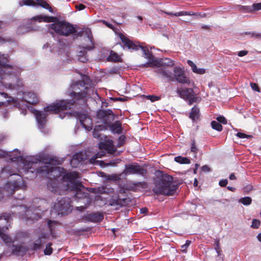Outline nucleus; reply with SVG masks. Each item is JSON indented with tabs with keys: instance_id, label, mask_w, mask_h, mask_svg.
I'll return each instance as SVG.
<instances>
[{
	"instance_id": "f257e3e1",
	"label": "nucleus",
	"mask_w": 261,
	"mask_h": 261,
	"mask_svg": "<svg viewBox=\"0 0 261 261\" xmlns=\"http://www.w3.org/2000/svg\"><path fill=\"white\" fill-rule=\"evenodd\" d=\"M8 157L11 162H17V171L23 170L24 172H34L39 173H45L49 178L47 184L48 189L54 193H58V189L62 185L66 190L74 191L76 192L75 196L81 198L85 197L87 193L83 191L84 186L76 181L80 177L76 172H72L64 174L61 178L64 169L59 167H50L53 160L48 155H39L36 158L29 156L24 159L17 149L13 152H7L0 150V158Z\"/></svg>"
},
{
	"instance_id": "f03ea898",
	"label": "nucleus",
	"mask_w": 261,
	"mask_h": 261,
	"mask_svg": "<svg viewBox=\"0 0 261 261\" xmlns=\"http://www.w3.org/2000/svg\"><path fill=\"white\" fill-rule=\"evenodd\" d=\"M7 60V55L0 54V87L13 89L21 85L17 78L20 69L16 66L6 64Z\"/></svg>"
},
{
	"instance_id": "7ed1b4c3",
	"label": "nucleus",
	"mask_w": 261,
	"mask_h": 261,
	"mask_svg": "<svg viewBox=\"0 0 261 261\" xmlns=\"http://www.w3.org/2000/svg\"><path fill=\"white\" fill-rule=\"evenodd\" d=\"M72 106L71 103L68 100H59L55 103L49 105L44 108V112L38 111L36 110H33V113L35 115L36 118L38 122L39 129L44 128L45 123L46 122V117L47 114L49 113H57L61 111L65 110L67 109H70Z\"/></svg>"
},
{
	"instance_id": "20e7f679",
	"label": "nucleus",
	"mask_w": 261,
	"mask_h": 261,
	"mask_svg": "<svg viewBox=\"0 0 261 261\" xmlns=\"http://www.w3.org/2000/svg\"><path fill=\"white\" fill-rule=\"evenodd\" d=\"M16 170L12 169L10 165H8L3 168L1 172V177L6 178L9 176L15 175L16 178L13 181L7 183L4 189L0 188V201L3 198L2 193H6V195L9 196L12 194L15 190H17L24 186L23 180L22 177L15 173Z\"/></svg>"
},
{
	"instance_id": "39448f33",
	"label": "nucleus",
	"mask_w": 261,
	"mask_h": 261,
	"mask_svg": "<svg viewBox=\"0 0 261 261\" xmlns=\"http://www.w3.org/2000/svg\"><path fill=\"white\" fill-rule=\"evenodd\" d=\"M156 71L160 77L171 81L175 80L181 84L190 83L189 79L185 75L184 70L179 66H175L173 67L174 73H172L169 69H164L161 68L157 69Z\"/></svg>"
},
{
	"instance_id": "423d86ee",
	"label": "nucleus",
	"mask_w": 261,
	"mask_h": 261,
	"mask_svg": "<svg viewBox=\"0 0 261 261\" xmlns=\"http://www.w3.org/2000/svg\"><path fill=\"white\" fill-rule=\"evenodd\" d=\"M87 88L85 86V84L82 81H78L71 84L68 90V95L72 98L71 101H69L72 106L78 100H84L87 96Z\"/></svg>"
},
{
	"instance_id": "0eeeda50",
	"label": "nucleus",
	"mask_w": 261,
	"mask_h": 261,
	"mask_svg": "<svg viewBox=\"0 0 261 261\" xmlns=\"http://www.w3.org/2000/svg\"><path fill=\"white\" fill-rule=\"evenodd\" d=\"M166 178L155 186L153 191L156 194L172 195L176 192L177 185L172 182L171 177L168 176Z\"/></svg>"
},
{
	"instance_id": "6e6552de",
	"label": "nucleus",
	"mask_w": 261,
	"mask_h": 261,
	"mask_svg": "<svg viewBox=\"0 0 261 261\" xmlns=\"http://www.w3.org/2000/svg\"><path fill=\"white\" fill-rule=\"evenodd\" d=\"M119 37L123 43V46L127 47L128 49L134 50H138L140 48L143 51V56L145 59L147 60H154L151 53L147 48L134 43L122 34H119Z\"/></svg>"
},
{
	"instance_id": "1a4fd4ad",
	"label": "nucleus",
	"mask_w": 261,
	"mask_h": 261,
	"mask_svg": "<svg viewBox=\"0 0 261 261\" xmlns=\"http://www.w3.org/2000/svg\"><path fill=\"white\" fill-rule=\"evenodd\" d=\"M48 28L60 35L67 36L75 33L73 25L66 22H58L48 25Z\"/></svg>"
},
{
	"instance_id": "9d476101",
	"label": "nucleus",
	"mask_w": 261,
	"mask_h": 261,
	"mask_svg": "<svg viewBox=\"0 0 261 261\" xmlns=\"http://www.w3.org/2000/svg\"><path fill=\"white\" fill-rule=\"evenodd\" d=\"M14 200L16 203L15 204L13 202V205L15 206H19L20 208L22 209V211L25 213V218L27 221L29 220H37L41 217L40 213L38 212L40 210L34 208L31 206L28 207L27 206H22V200L21 199H15Z\"/></svg>"
},
{
	"instance_id": "9b49d317",
	"label": "nucleus",
	"mask_w": 261,
	"mask_h": 261,
	"mask_svg": "<svg viewBox=\"0 0 261 261\" xmlns=\"http://www.w3.org/2000/svg\"><path fill=\"white\" fill-rule=\"evenodd\" d=\"M11 215L9 214H3L0 216V237L3 239L4 242L7 245H9L10 243L13 242L12 239L7 234L4 233L10 226L9 224L8 226H3L2 225L4 223H9L10 222Z\"/></svg>"
},
{
	"instance_id": "f8f14e48",
	"label": "nucleus",
	"mask_w": 261,
	"mask_h": 261,
	"mask_svg": "<svg viewBox=\"0 0 261 261\" xmlns=\"http://www.w3.org/2000/svg\"><path fill=\"white\" fill-rule=\"evenodd\" d=\"M176 92L180 97L188 101L189 105L199 102L201 100L200 97L195 95L193 90L191 88H177Z\"/></svg>"
},
{
	"instance_id": "ddd939ff",
	"label": "nucleus",
	"mask_w": 261,
	"mask_h": 261,
	"mask_svg": "<svg viewBox=\"0 0 261 261\" xmlns=\"http://www.w3.org/2000/svg\"><path fill=\"white\" fill-rule=\"evenodd\" d=\"M70 199L64 197L55 203L54 209L58 213V214L64 215L70 210Z\"/></svg>"
},
{
	"instance_id": "4468645a",
	"label": "nucleus",
	"mask_w": 261,
	"mask_h": 261,
	"mask_svg": "<svg viewBox=\"0 0 261 261\" xmlns=\"http://www.w3.org/2000/svg\"><path fill=\"white\" fill-rule=\"evenodd\" d=\"M19 4L20 6L23 5L30 6H41L44 9L48 10L51 12V8L48 3L44 0H20Z\"/></svg>"
},
{
	"instance_id": "2eb2a0df",
	"label": "nucleus",
	"mask_w": 261,
	"mask_h": 261,
	"mask_svg": "<svg viewBox=\"0 0 261 261\" xmlns=\"http://www.w3.org/2000/svg\"><path fill=\"white\" fill-rule=\"evenodd\" d=\"M75 114L82 125L86 130H91L92 128V121L91 117L87 114L83 112H76Z\"/></svg>"
},
{
	"instance_id": "dca6fc26",
	"label": "nucleus",
	"mask_w": 261,
	"mask_h": 261,
	"mask_svg": "<svg viewBox=\"0 0 261 261\" xmlns=\"http://www.w3.org/2000/svg\"><path fill=\"white\" fill-rule=\"evenodd\" d=\"M121 174L125 175L130 174L143 175L144 169L137 164L125 165V169Z\"/></svg>"
},
{
	"instance_id": "f3484780",
	"label": "nucleus",
	"mask_w": 261,
	"mask_h": 261,
	"mask_svg": "<svg viewBox=\"0 0 261 261\" xmlns=\"http://www.w3.org/2000/svg\"><path fill=\"white\" fill-rule=\"evenodd\" d=\"M97 117L99 119L98 122H101L104 124H107L113 119V112L110 110H100L97 113Z\"/></svg>"
},
{
	"instance_id": "a211bd4d",
	"label": "nucleus",
	"mask_w": 261,
	"mask_h": 261,
	"mask_svg": "<svg viewBox=\"0 0 261 261\" xmlns=\"http://www.w3.org/2000/svg\"><path fill=\"white\" fill-rule=\"evenodd\" d=\"M174 61L170 58H165L158 62V66L154 69V72L157 74L156 70L159 68H163L164 69H168L167 67H174Z\"/></svg>"
},
{
	"instance_id": "6ab92c4d",
	"label": "nucleus",
	"mask_w": 261,
	"mask_h": 261,
	"mask_svg": "<svg viewBox=\"0 0 261 261\" xmlns=\"http://www.w3.org/2000/svg\"><path fill=\"white\" fill-rule=\"evenodd\" d=\"M22 99L28 103L33 105L36 104L38 101L37 95L31 92H25L23 94Z\"/></svg>"
},
{
	"instance_id": "aec40b11",
	"label": "nucleus",
	"mask_w": 261,
	"mask_h": 261,
	"mask_svg": "<svg viewBox=\"0 0 261 261\" xmlns=\"http://www.w3.org/2000/svg\"><path fill=\"white\" fill-rule=\"evenodd\" d=\"M84 154L80 152L75 153L70 161V165L73 168L77 167L84 160Z\"/></svg>"
},
{
	"instance_id": "412c9836",
	"label": "nucleus",
	"mask_w": 261,
	"mask_h": 261,
	"mask_svg": "<svg viewBox=\"0 0 261 261\" xmlns=\"http://www.w3.org/2000/svg\"><path fill=\"white\" fill-rule=\"evenodd\" d=\"M48 236L45 233H42L38 238V240H36L33 244V249L37 250L40 249L41 246L46 242Z\"/></svg>"
},
{
	"instance_id": "4be33fe9",
	"label": "nucleus",
	"mask_w": 261,
	"mask_h": 261,
	"mask_svg": "<svg viewBox=\"0 0 261 261\" xmlns=\"http://www.w3.org/2000/svg\"><path fill=\"white\" fill-rule=\"evenodd\" d=\"M87 218L90 221L93 222H98L103 219V216L100 213H94L88 214L87 216Z\"/></svg>"
},
{
	"instance_id": "5701e85b",
	"label": "nucleus",
	"mask_w": 261,
	"mask_h": 261,
	"mask_svg": "<svg viewBox=\"0 0 261 261\" xmlns=\"http://www.w3.org/2000/svg\"><path fill=\"white\" fill-rule=\"evenodd\" d=\"M32 20H37L39 22H54L55 20L56 19V18L53 16H37L35 17H34L32 19Z\"/></svg>"
},
{
	"instance_id": "b1692460",
	"label": "nucleus",
	"mask_w": 261,
	"mask_h": 261,
	"mask_svg": "<svg viewBox=\"0 0 261 261\" xmlns=\"http://www.w3.org/2000/svg\"><path fill=\"white\" fill-rule=\"evenodd\" d=\"M188 65L191 66L192 71L197 74H203L205 73V70L203 68H197L196 65L191 60H188Z\"/></svg>"
},
{
	"instance_id": "393cba45",
	"label": "nucleus",
	"mask_w": 261,
	"mask_h": 261,
	"mask_svg": "<svg viewBox=\"0 0 261 261\" xmlns=\"http://www.w3.org/2000/svg\"><path fill=\"white\" fill-rule=\"evenodd\" d=\"M200 116L199 109L196 107H194L191 110V112L190 113L189 117L193 121L197 120Z\"/></svg>"
},
{
	"instance_id": "a878e982",
	"label": "nucleus",
	"mask_w": 261,
	"mask_h": 261,
	"mask_svg": "<svg viewBox=\"0 0 261 261\" xmlns=\"http://www.w3.org/2000/svg\"><path fill=\"white\" fill-rule=\"evenodd\" d=\"M110 128L114 133L118 134L121 133V124L118 121H116L112 123L110 126Z\"/></svg>"
},
{
	"instance_id": "bb28decb",
	"label": "nucleus",
	"mask_w": 261,
	"mask_h": 261,
	"mask_svg": "<svg viewBox=\"0 0 261 261\" xmlns=\"http://www.w3.org/2000/svg\"><path fill=\"white\" fill-rule=\"evenodd\" d=\"M143 185V183L141 182L130 183L127 185V189L133 191H137L138 188L142 187Z\"/></svg>"
},
{
	"instance_id": "cd10ccee",
	"label": "nucleus",
	"mask_w": 261,
	"mask_h": 261,
	"mask_svg": "<svg viewBox=\"0 0 261 261\" xmlns=\"http://www.w3.org/2000/svg\"><path fill=\"white\" fill-rule=\"evenodd\" d=\"M120 57L117 55V53L113 51H111L110 55L108 57L109 61L118 62L120 60Z\"/></svg>"
},
{
	"instance_id": "c85d7f7f",
	"label": "nucleus",
	"mask_w": 261,
	"mask_h": 261,
	"mask_svg": "<svg viewBox=\"0 0 261 261\" xmlns=\"http://www.w3.org/2000/svg\"><path fill=\"white\" fill-rule=\"evenodd\" d=\"M158 66V61L155 60H148V61L140 66L142 67H154V68Z\"/></svg>"
},
{
	"instance_id": "c756f323",
	"label": "nucleus",
	"mask_w": 261,
	"mask_h": 261,
	"mask_svg": "<svg viewBox=\"0 0 261 261\" xmlns=\"http://www.w3.org/2000/svg\"><path fill=\"white\" fill-rule=\"evenodd\" d=\"M174 161L180 164H189L190 163V160L186 157H182L181 156H176L174 158Z\"/></svg>"
},
{
	"instance_id": "7c9ffc66",
	"label": "nucleus",
	"mask_w": 261,
	"mask_h": 261,
	"mask_svg": "<svg viewBox=\"0 0 261 261\" xmlns=\"http://www.w3.org/2000/svg\"><path fill=\"white\" fill-rule=\"evenodd\" d=\"M47 224H48V226L49 228L50 235L53 237H55L56 235L55 234V233L53 231V230H54L53 227L55 225H59L58 222H57V221H55L48 220Z\"/></svg>"
},
{
	"instance_id": "2f4dec72",
	"label": "nucleus",
	"mask_w": 261,
	"mask_h": 261,
	"mask_svg": "<svg viewBox=\"0 0 261 261\" xmlns=\"http://www.w3.org/2000/svg\"><path fill=\"white\" fill-rule=\"evenodd\" d=\"M1 95L4 96L5 98H8V99L7 100V103L8 104L12 103L14 105H17V100L13 98L12 97H8V94L4 92H1Z\"/></svg>"
},
{
	"instance_id": "473e14b6",
	"label": "nucleus",
	"mask_w": 261,
	"mask_h": 261,
	"mask_svg": "<svg viewBox=\"0 0 261 261\" xmlns=\"http://www.w3.org/2000/svg\"><path fill=\"white\" fill-rule=\"evenodd\" d=\"M51 243H48L46 244V248L44 250V253L45 255H50L53 253V249L51 247Z\"/></svg>"
},
{
	"instance_id": "72a5a7b5",
	"label": "nucleus",
	"mask_w": 261,
	"mask_h": 261,
	"mask_svg": "<svg viewBox=\"0 0 261 261\" xmlns=\"http://www.w3.org/2000/svg\"><path fill=\"white\" fill-rule=\"evenodd\" d=\"M212 127L218 131H221L222 129V126L221 124H220L218 122L216 121H213L211 122Z\"/></svg>"
},
{
	"instance_id": "f704fd0d",
	"label": "nucleus",
	"mask_w": 261,
	"mask_h": 261,
	"mask_svg": "<svg viewBox=\"0 0 261 261\" xmlns=\"http://www.w3.org/2000/svg\"><path fill=\"white\" fill-rule=\"evenodd\" d=\"M252 202V199L250 197H245L243 198H241L239 200V202L242 203L245 205H248L251 204Z\"/></svg>"
},
{
	"instance_id": "c9c22d12",
	"label": "nucleus",
	"mask_w": 261,
	"mask_h": 261,
	"mask_svg": "<svg viewBox=\"0 0 261 261\" xmlns=\"http://www.w3.org/2000/svg\"><path fill=\"white\" fill-rule=\"evenodd\" d=\"M238 9L240 11L245 13H249L253 11L252 6H239Z\"/></svg>"
},
{
	"instance_id": "e433bc0d",
	"label": "nucleus",
	"mask_w": 261,
	"mask_h": 261,
	"mask_svg": "<svg viewBox=\"0 0 261 261\" xmlns=\"http://www.w3.org/2000/svg\"><path fill=\"white\" fill-rule=\"evenodd\" d=\"M92 48H93L92 46L83 47L82 48V49L81 50H80L78 53V55H77L78 58L82 57V55H84V54H85L86 53V50H90L92 49Z\"/></svg>"
},
{
	"instance_id": "4c0bfd02",
	"label": "nucleus",
	"mask_w": 261,
	"mask_h": 261,
	"mask_svg": "<svg viewBox=\"0 0 261 261\" xmlns=\"http://www.w3.org/2000/svg\"><path fill=\"white\" fill-rule=\"evenodd\" d=\"M105 127L103 125H97L94 128L93 134L95 138H98L99 137L97 132L99 130H102Z\"/></svg>"
},
{
	"instance_id": "58836bf2",
	"label": "nucleus",
	"mask_w": 261,
	"mask_h": 261,
	"mask_svg": "<svg viewBox=\"0 0 261 261\" xmlns=\"http://www.w3.org/2000/svg\"><path fill=\"white\" fill-rule=\"evenodd\" d=\"M215 249L218 255H220L221 252V248L219 245V241L216 240L215 242Z\"/></svg>"
},
{
	"instance_id": "ea45409f",
	"label": "nucleus",
	"mask_w": 261,
	"mask_h": 261,
	"mask_svg": "<svg viewBox=\"0 0 261 261\" xmlns=\"http://www.w3.org/2000/svg\"><path fill=\"white\" fill-rule=\"evenodd\" d=\"M146 97L148 99L150 100L152 102L159 100L161 99L160 96L155 95H148L146 96Z\"/></svg>"
},
{
	"instance_id": "a19ab883",
	"label": "nucleus",
	"mask_w": 261,
	"mask_h": 261,
	"mask_svg": "<svg viewBox=\"0 0 261 261\" xmlns=\"http://www.w3.org/2000/svg\"><path fill=\"white\" fill-rule=\"evenodd\" d=\"M247 34L250 35V37L251 38H253L255 39H261V33L253 32L251 33H247Z\"/></svg>"
},
{
	"instance_id": "79ce46f5",
	"label": "nucleus",
	"mask_w": 261,
	"mask_h": 261,
	"mask_svg": "<svg viewBox=\"0 0 261 261\" xmlns=\"http://www.w3.org/2000/svg\"><path fill=\"white\" fill-rule=\"evenodd\" d=\"M260 225V221L257 219H254L252 221L251 227L253 228H257Z\"/></svg>"
},
{
	"instance_id": "37998d69",
	"label": "nucleus",
	"mask_w": 261,
	"mask_h": 261,
	"mask_svg": "<svg viewBox=\"0 0 261 261\" xmlns=\"http://www.w3.org/2000/svg\"><path fill=\"white\" fill-rule=\"evenodd\" d=\"M253 11H258L261 10V2L259 3L253 4L252 6Z\"/></svg>"
},
{
	"instance_id": "c03bdc74",
	"label": "nucleus",
	"mask_w": 261,
	"mask_h": 261,
	"mask_svg": "<svg viewBox=\"0 0 261 261\" xmlns=\"http://www.w3.org/2000/svg\"><path fill=\"white\" fill-rule=\"evenodd\" d=\"M216 119L219 122L222 123L223 124H226L227 123V120L223 116H220L217 117Z\"/></svg>"
},
{
	"instance_id": "a18cd8bd",
	"label": "nucleus",
	"mask_w": 261,
	"mask_h": 261,
	"mask_svg": "<svg viewBox=\"0 0 261 261\" xmlns=\"http://www.w3.org/2000/svg\"><path fill=\"white\" fill-rule=\"evenodd\" d=\"M190 244L191 241L189 240H187L186 243L182 245L181 247L182 251L183 252H186L187 248L190 245Z\"/></svg>"
},
{
	"instance_id": "49530a36",
	"label": "nucleus",
	"mask_w": 261,
	"mask_h": 261,
	"mask_svg": "<svg viewBox=\"0 0 261 261\" xmlns=\"http://www.w3.org/2000/svg\"><path fill=\"white\" fill-rule=\"evenodd\" d=\"M191 150L192 152H194L195 154L197 153L198 149L196 146L194 141H193L191 144Z\"/></svg>"
},
{
	"instance_id": "de8ad7c7",
	"label": "nucleus",
	"mask_w": 261,
	"mask_h": 261,
	"mask_svg": "<svg viewBox=\"0 0 261 261\" xmlns=\"http://www.w3.org/2000/svg\"><path fill=\"white\" fill-rule=\"evenodd\" d=\"M237 136L238 137L240 138H249L250 137V136L247 135L245 134L242 133H238L237 134Z\"/></svg>"
},
{
	"instance_id": "09e8293b",
	"label": "nucleus",
	"mask_w": 261,
	"mask_h": 261,
	"mask_svg": "<svg viewBox=\"0 0 261 261\" xmlns=\"http://www.w3.org/2000/svg\"><path fill=\"white\" fill-rule=\"evenodd\" d=\"M78 60L80 62H83V63L86 62L88 61V58L86 56V53L85 54H84V55H82V57L78 58Z\"/></svg>"
},
{
	"instance_id": "8fccbe9b",
	"label": "nucleus",
	"mask_w": 261,
	"mask_h": 261,
	"mask_svg": "<svg viewBox=\"0 0 261 261\" xmlns=\"http://www.w3.org/2000/svg\"><path fill=\"white\" fill-rule=\"evenodd\" d=\"M250 86L253 90L257 92H259V88L256 84L251 83Z\"/></svg>"
},
{
	"instance_id": "3c124183",
	"label": "nucleus",
	"mask_w": 261,
	"mask_h": 261,
	"mask_svg": "<svg viewBox=\"0 0 261 261\" xmlns=\"http://www.w3.org/2000/svg\"><path fill=\"white\" fill-rule=\"evenodd\" d=\"M227 179H221L220 180L219 185L222 187H224L227 184Z\"/></svg>"
},
{
	"instance_id": "603ef678",
	"label": "nucleus",
	"mask_w": 261,
	"mask_h": 261,
	"mask_svg": "<svg viewBox=\"0 0 261 261\" xmlns=\"http://www.w3.org/2000/svg\"><path fill=\"white\" fill-rule=\"evenodd\" d=\"M174 15L175 16L187 15V11H180L179 12H176L174 13Z\"/></svg>"
},
{
	"instance_id": "864d4df0",
	"label": "nucleus",
	"mask_w": 261,
	"mask_h": 261,
	"mask_svg": "<svg viewBox=\"0 0 261 261\" xmlns=\"http://www.w3.org/2000/svg\"><path fill=\"white\" fill-rule=\"evenodd\" d=\"M201 170L203 172H208L211 171L210 167L208 166H207V165H204V166H202Z\"/></svg>"
},
{
	"instance_id": "5fc2aeb1",
	"label": "nucleus",
	"mask_w": 261,
	"mask_h": 261,
	"mask_svg": "<svg viewBox=\"0 0 261 261\" xmlns=\"http://www.w3.org/2000/svg\"><path fill=\"white\" fill-rule=\"evenodd\" d=\"M76 9L78 10H82L85 8V6L83 4H80L79 5H75Z\"/></svg>"
},
{
	"instance_id": "6e6d98bb",
	"label": "nucleus",
	"mask_w": 261,
	"mask_h": 261,
	"mask_svg": "<svg viewBox=\"0 0 261 261\" xmlns=\"http://www.w3.org/2000/svg\"><path fill=\"white\" fill-rule=\"evenodd\" d=\"M247 54H248V51H246V50H241V51H240L238 53V55L239 57H243L244 56H246Z\"/></svg>"
},
{
	"instance_id": "4d7b16f0",
	"label": "nucleus",
	"mask_w": 261,
	"mask_h": 261,
	"mask_svg": "<svg viewBox=\"0 0 261 261\" xmlns=\"http://www.w3.org/2000/svg\"><path fill=\"white\" fill-rule=\"evenodd\" d=\"M106 154L105 151H100L97 152L96 155L98 158H101L102 156H104Z\"/></svg>"
},
{
	"instance_id": "13d9d810",
	"label": "nucleus",
	"mask_w": 261,
	"mask_h": 261,
	"mask_svg": "<svg viewBox=\"0 0 261 261\" xmlns=\"http://www.w3.org/2000/svg\"><path fill=\"white\" fill-rule=\"evenodd\" d=\"M98 158L97 157L96 155L95 154L94 156H93V157H92L90 159V162L91 163V164H95V162H96V159H97Z\"/></svg>"
},
{
	"instance_id": "bf43d9fd",
	"label": "nucleus",
	"mask_w": 261,
	"mask_h": 261,
	"mask_svg": "<svg viewBox=\"0 0 261 261\" xmlns=\"http://www.w3.org/2000/svg\"><path fill=\"white\" fill-rule=\"evenodd\" d=\"M99 147L100 149H107V147L106 146V144L105 143H103V142L100 143V144L99 145Z\"/></svg>"
},
{
	"instance_id": "052dcab7",
	"label": "nucleus",
	"mask_w": 261,
	"mask_h": 261,
	"mask_svg": "<svg viewBox=\"0 0 261 261\" xmlns=\"http://www.w3.org/2000/svg\"><path fill=\"white\" fill-rule=\"evenodd\" d=\"M229 179L230 180H234L236 179V176L234 173H231L229 176Z\"/></svg>"
},
{
	"instance_id": "680f3d73",
	"label": "nucleus",
	"mask_w": 261,
	"mask_h": 261,
	"mask_svg": "<svg viewBox=\"0 0 261 261\" xmlns=\"http://www.w3.org/2000/svg\"><path fill=\"white\" fill-rule=\"evenodd\" d=\"M36 201H37L38 203H46V201L45 200H44V199H36L35 200Z\"/></svg>"
},
{
	"instance_id": "e2e57ef3",
	"label": "nucleus",
	"mask_w": 261,
	"mask_h": 261,
	"mask_svg": "<svg viewBox=\"0 0 261 261\" xmlns=\"http://www.w3.org/2000/svg\"><path fill=\"white\" fill-rule=\"evenodd\" d=\"M140 212L141 213H143V214H145L146 213H147V208H146V207H144V208H142L140 210Z\"/></svg>"
},
{
	"instance_id": "0e129e2a",
	"label": "nucleus",
	"mask_w": 261,
	"mask_h": 261,
	"mask_svg": "<svg viewBox=\"0 0 261 261\" xmlns=\"http://www.w3.org/2000/svg\"><path fill=\"white\" fill-rule=\"evenodd\" d=\"M251 188L252 187L251 186H248L245 188V191L248 192L251 189Z\"/></svg>"
},
{
	"instance_id": "69168bd1",
	"label": "nucleus",
	"mask_w": 261,
	"mask_h": 261,
	"mask_svg": "<svg viewBox=\"0 0 261 261\" xmlns=\"http://www.w3.org/2000/svg\"><path fill=\"white\" fill-rule=\"evenodd\" d=\"M103 22L106 24V25H107L109 28H112L113 25L112 24H110V23L106 22L105 21H104Z\"/></svg>"
},
{
	"instance_id": "338daca9",
	"label": "nucleus",
	"mask_w": 261,
	"mask_h": 261,
	"mask_svg": "<svg viewBox=\"0 0 261 261\" xmlns=\"http://www.w3.org/2000/svg\"><path fill=\"white\" fill-rule=\"evenodd\" d=\"M227 189L228 190H229V191H232V192H233V191H234V190H235V189H234V188L231 187H229V186H228V187H227Z\"/></svg>"
},
{
	"instance_id": "774afa93",
	"label": "nucleus",
	"mask_w": 261,
	"mask_h": 261,
	"mask_svg": "<svg viewBox=\"0 0 261 261\" xmlns=\"http://www.w3.org/2000/svg\"><path fill=\"white\" fill-rule=\"evenodd\" d=\"M257 238L258 239V240L259 241V242H261V233H259L257 236Z\"/></svg>"
}]
</instances>
